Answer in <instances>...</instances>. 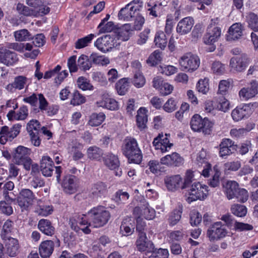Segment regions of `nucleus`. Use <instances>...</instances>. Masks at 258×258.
<instances>
[{"label": "nucleus", "mask_w": 258, "mask_h": 258, "mask_svg": "<svg viewBox=\"0 0 258 258\" xmlns=\"http://www.w3.org/2000/svg\"><path fill=\"white\" fill-rule=\"evenodd\" d=\"M122 154L130 162L140 164L142 160V154L136 139L127 137L124 140L121 146Z\"/></svg>", "instance_id": "1"}, {"label": "nucleus", "mask_w": 258, "mask_h": 258, "mask_svg": "<svg viewBox=\"0 0 258 258\" xmlns=\"http://www.w3.org/2000/svg\"><path fill=\"white\" fill-rule=\"evenodd\" d=\"M89 225L99 228L105 225L108 221L110 214L103 206H98L91 209L88 212Z\"/></svg>", "instance_id": "2"}, {"label": "nucleus", "mask_w": 258, "mask_h": 258, "mask_svg": "<svg viewBox=\"0 0 258 258\" xmlns=\"http://www.w3.org/2000/svg\"><path fill=\"white\" fill-rule=\"evenodd\" d=\"M208 186L200 182H195L187 189L188 196L186 201L188 203H191L197 200H204L209 194Z\"/></svg>", "instance_id": "3"}, {"label": "nucleus", "mask_w": 258, "mask_h": 258, "mask_svg": "<svg viewBox=\"0 0 258 258\" xmlns=\"http://www.w3.org/2000/svg\"><path fill=\"white\" fill-rule=\"evenodd\" d=\"M190 125L193 131L209 135L212 133L214 123L207 117L202 118L199 115L195 114L191 119Z\"/></svg>", "instance_id": "4"}, {"label": "nucleus", "mask_w": 258, "mask_h": 258, "mask_svg": "<svg viewBox=\"0 0 258 258\" xmlns=\"http://www.w3.org/2000/svg\"><path fill=\"white\" fill-rule=\"evenodd\" d=\"M31 149L23 146H19L12 153L13 160L16 165H22L25 169H28L31 159L29 157Z\"/></svg>", "instance_id": "5"}, {"label": "nucleus", "mask_w": 258, "mask_h": 258, "mask_svg": "<svg viewBox=\"0 0 258 258\" xmlns=\"http://www.w3.org/2000/svg\"><path fill=\"white\" fill-rule=\"evenodd\" d=\"M178 62L181 71L192 73L199 68L200 59L198 56L189 52L181 56Z\"/></svg>", "instance_id": "6"}, {"label": "nucleus", "mask_w": 258, "mask_h": 258, "mask_svg": "<svg viewBox=\"0 0 258 258\" xmlns=\"http://www.w3.org/2000/svg\"><path fill=\"white\" fill-rule=\"evenodd\" d=\"M55 168V172L56 175V179L57 181H59L60 177V166L54 167L53 162L51 158L48 156H43L40 162V168L42 174L47 177L51 176Z\"/></svg>", "instance_id": "7"}, {"label": "nucleus", "mask_w": 258, "mask_h": 258, "mask_svg": "<svg viewBox=\"0 0 258 258\" xmlns=\"http://www.w3.org/2000/svg\"><path fill=\"white\" fill-rule=\"evenodd\" d=\"M227 233L228 231L222 222H216L209 228L207 234L210 241H215L224 238Z\"/></svg>", "instance_id": "8"}, {"label": "nucleus", "mask_w": 258, "mask_h": 258, "mask_svg": "<svg viewBox=\"0 0 258 258\" xmlns=\"http://www.w3.org/2000/svg\"><path fill=\"white\" fill-rule=\"evenodd\" d=\"M35 196L33 192L29 189H22L17 198V202L20 207L22 211H27L32 205Z\"/></svg>", "instance_id": "9"}, {"label": "nucleus", "mask_w": 258, "mask_h": 258, "mask_svg": "<svg viewBox=\"0 0 258 258\" xmlns=\"http://www.w3.org/2000/svg\"><path fill=\"white\" fill-rule=\"evenodd\" d=\"M94 45L101 52L106 53L116 46L117 43L114 36L106 35L98 38L94 42Z\"/></svg>", "instance_id": "10"}, {"label": "nucleus", "mask_w": 258, "mask_h": 258, "mask_svg": "<svg viewBox=\"0 0 258 258\" xmlns=\"http://www.w3.org/2000/svg\"><path fill=\"white\" fill-rule=\"evenodd\" d=\"M238 95L242 101H247L258 95V81H251L248 86L242 88Z\"/></svg>", "instance_id": "11"}, {"label": "nucleus", "mask_w": 258, "mask_h": 258, "mask_svg": "<svg viewBox=\"0 0 258 258\" xmlns=\"http://www.w3.org/2000/svg\"><path fill=\"white\" fill-rule=\"evenodd\" d=\"M250 61L247 55L243 53L239 56L232 57L230 59L229 66L232 71L241 72L246 69Z\"/></svg>", "instance_id": "12"}, {"label": "nucleus", "mask_w": 258, "mask_h": 258, "mask_svg": "<svg viewBox=\"0 0 258 258\" xmlns=\"http://www.w3.org/2000/svg\"><path fill=\"white\" fill-rule=\"evenodd\" d=\"M137 2L138 1H133L126 5L124 8H122L118 14L119 19L126 21L132 20L140 10L139 8L132 6L133 4H137Z\"/></svg>", "instance_id": "13"}, {"label": "nucleus", "mask_w": 258, "mask_h": 258, "mask_svg": "<svg viewBox=\"0 0 258 258\" xmlns=\"http://www.w3.org/2000/svg\"><path fill=\"white\" fill-rule=\"evenodd\" d=\"M21 125L16 124L14 125L11 128L7 126H3L1 128L0 134V142L2 144H4L8 140L11 141L15 138L19 134Z\"/></svg>", "instance_id": "14"}, {"label": "nucleus", "mask_w": 258, "mask_h": 258, "mask_svg": "<svg viewBox=\"0 0 258 258\" xmlns=\"http://www.w3.org/2000/svg\"><path fill=\"white\" fill-rule=\"evenodd\" d=\"M221 34V28L211 24L208 26L207 32L203 37L204 43L206 44H214L218 41Z\"/></svg>", "instance_id": "15"}, {"label": "nucleus", "mask_w": 258, "mask_h": 258, "mask_svg": "<svg viewBox=\"0 0 258 258\" xmlns=\"http://www.w3.org/2000/svg\"><path fill=\"white\" fill-rule=\"evenodd\" d=\"M170 135L163 134H159L158 136L154 139L153 145L156 149L160 150L161 152L165 153L168 152L173 146V144L170 143L168 137Z\"/></svg>", "instance_id": "16"}, {"label": "nucleus", "mask_w": 258, "mask_h": 258, "mask_svg": "<svg viewBox=\"0 0 258 258\" xmlns=\"http://www.w3.org/2000/svg\"><path fill=\"white\" fill-rule=\"evenodd\" d=\"M105 165L111 170H114L116 176L120 177L122 175V171L119 168V161L117 156L109 153L103 157Z\"/></svg>", "instance_id": "17"}, {"label": "nucleus", "mask_w": 258, "mask_h": 258, "mask_svg": "<svg viewBox=\"0 0 258 258\" xmlns=\"http://www.w3.org/2000/svg\"><path fill=\"white\" fill-rule=\"evenodd\" d=\"M62 186L67 194H73L76 192L78 186L77 177L72 175H66L63 179Z\"/></svg>", "instance_id": "18"}, {"label": "nucleus", "mask_w": 258, "mask_h": 258, "mask_svg": "<svg viewBox=\"0 0 258 258\" xmlns=\"http://www.w3.org/2000/svg\"><path fill=\"white\" fill-rule=\"evenodd\" d=\"M18 60L17 55L6 48H0V63L7 66H13Z\"/></svg>", "instance_id": "19"}, {"label": "nucleus", "mask_w": 258, "mask_h": 258, "mask_svg": "<svg viewBox=\"0 0 258 258\" xmlns=\"http://www.w3.org/2000/svg\"><path fill=\"white\" fill-rule=\"evenodd\" d=\"M161 163L168 166L178 167L183 164V158L177 152H173L161 158Z\"/></svg>", "instance_id": "20"}, {"label": "nucleus", "mask_w": 258, "mask_h": 258, "mask_svg": "<svg viewBox=\"0 0 258 258\" xmlns=\"http://www.w3.org/2000/svg\"><path fill=\"white\" fill-rule=\"evenodd\" d=\"M194 24V20L192 17L184 18L178 23L176 32L181 35L187 34L191 31Z\"/></svg>", "instance_id": "21"}, {"label": "nucleus", "mask_w": 258, "mask_h": 258, "mask_svg": "<svg viewBox=\"0 0 258 258\" xmlns=\"http://www.w3.org/2000/svg\"><path fill=\"white\" fill-rule=\"evenodd\" d=\"M219 156L225 158L235 150L234 142L230 139H223L219 145Z\"/></svg>", "instance_id": "22"}, {"label": "nucleus", "mask_w": 258, "mask_h": 258, "mask_svg": "<svg viewBox=\"0 0 258 258\" xmlns=\"http://www.w3.org/2000/svg\"><path fill=\"white\" fill-rule=\"evenodd\" d=\"M107 190V186L105 183L97 182L92 185L89 191V196L92 199H98L105 194Z\"/></svg>", "instance_id": "23"}, {"label": "nucleus", "mask_w": 258, "mask_h": 258, "mask_svg": "<svg viewBox=\"0 0 258 258\" xmlns=\"http://www.w3.org/2000/svg\"><path fill=\"white\" fill-rule=\"evenodd\" d=\"M249 115V107L247 104L236 107L231 112V116L234 121H239L248 117Z\"/></svg>", "instance_id": "24"}, {"label": "nucleus", "mask_w": 258, "mask_h": 258, "mask_svg": "<svg viewBox=\"0 0 258 258\" xmlns=\"http://www.w3.org/2000/svg\"><path fill=\"white\" fill-rule=\"evenodd\" d=\"M136 246L140 251H151L153 250L154 246L152 241L148 240L146 233H142L139 235V238L136 241Z\"/></svg>", "instance_id": "25"}, {"label": "nucleus", "mask_w": 258, "mask_h": 258, "mask_svg": "<svg viewBox=\"0 0 258 258\" xmlns=\"http://www.w3.org/2000/svg\"><path fill=\"white\" fill-rule=\"evenodd\" d=\"M243 26L240 23H236L231 25L228 32L227 40H236L240 39L243 35Z\"/></svg>", "instance_id": "26"}, {"label": "nucleus", "mask_w": 258, "mask_h": 258, "mask_svg": "<svg viewBox=\"0 0 258 258\" xmlns=\"http://www.w3.org/2000/svg\"><path fill=\"white\" fill-rule=\"evenodd\" d=\"M28 79L23 76H19L15 78L14 82L8 84L6 89L10 92H14L16 90H21L27 88V85Z\"/></svg>", "instance_id": "27"}, {"label": "nucleus", "mask_w": 258, "mask_h": 258, "mask_svg": "<svg viewBox=\"0 0 258 258\" xmlns=\"http://www.w3.org/2000/svg\"><path fill=\"white\" fill-rule=\"evenodd\" d=\"M54 250V243L51 240H45L41 243L39 247L42 258H49Z\"/></svg>", "instance_id": "28"}, {"label": "nucleus", "mask_w": 258, "mask_h": 258, "mask_svg": "<svg viewBox=\"0 0 258 258\" xmlns=\"http://www.w3.org/2000/svg\"><path fill=\"white\" fill-rule=\"evenodd\" d=\"M28 115V109L26 106H21L19 110L16 112L14 110L10 111L7 114L9 120H24Z\"/></svg>", "instance_id": "29"}, {"label": "nucleus", "mask_w": 258, "mask_h": 258, "mask_svg": "<svg viewBox=\"0 0 258 258\" xmlns=\"http://www.w3.org/2000/svg\"><path fill=\"white\" fill-rule=\"evenodd\" d=\"M135 222L134 220L130 217L125 218L120 226V231L124 236L131 235L134 231Z\"/></svg>", "instance_id": "30"}, {"label": "nucleus", "mask_w": 258, "mask_h": 258, "mask_svg": "<svg viewBox=\"0 0 258 258\" xmlns=\"http://www.w3.org/2000/svg\"><path fill=\"white\" fill-rule=\"evenodd\" d=\"M38 228L44 234L52 236L55 232V228L48 219H42L38 221Z\"/></svg>", "instance_id": "31"}, {"label": "nucleus", "mask_w": 258, "mask_h": 258, "mask_svg": "<svg viewBox=\"0 0 258 258\" xmlns=\"http://www.w3.org/2000/svg\"><path fill=\"white\" fill-rule=\"evenodd\" d=\"M182 178L179 175L166 177L164 179L165 184L170 191H174L178 189L181 184Z\"/></svg>", "instance_id": "32"}, {"label": "nucleus", "mask_w": 258, "mask_h": 258, "mask_svg": "<svg viewBox=\"0 0 258 258\" xmlns=\"http://www.w3.org/2000/svg\"><path fill=\"white\" fill-rule=\"evenodd\" d=\"M224 187L225 188L226 197L229 200L235 198L236 194L239 188L238 183L233 180L227 181Z\"/></svg>", "instance_id": "33"}, {"label": "nucleus", "mask_w": 258, "mask_h": 258, "mask_svg": "<svg viewBox=\"0 0 258 258\" xmlns=\"http://www.w3.org/2000/svg\"><path fill=\"white\" fill-rule=\"evenodd\" d=\"M147 112V110L143 107H141L138 110L136 116L137 125L141 131L147 127L146 123L148 121Z\"/></svg>", "instance_id": "34"}, {"label": "nucleus", "mask_w": 258, "mask_h": 258, "mask_svg": "<svg viewBox=\"0 0 258 258\" xmlns=\"http://www.w3.org/2000/svg\"><path fill=\"white\" fill-rule=\"evenodd\" d=\"M97 105L111 110L118 109V105L117 102L114 99L103 97L102 99L97 101Z\"/></svg>", "instance_id": "35"}, {"label": "nucleus", "mask_w": 258, "mask_h": 258, "mask_svg": "<svg viewBox=\"0 0 258 258\" xmlns=\"http://www.w3.org/2000/svg\"><path fill=\"white\" fill-rule=\"evenodd\" d=\"M133 28L131 24H125L117 30V39L122 41H127L129 39Z\"/></svg>", "instance_id": "36"}, {"label": "nucleus", "mask_w": 258, "mask_h": 258, "mask_svg": "<svg viewBox=\"0 0 258 258\" xmlns=\"http://www.w3.org/2000/svg\"><path fill=\"white\" fill-rule=\"evenodd\" d=\"M103 155L102 150L96 146H91L87 150L88 158L92 160H100Z\"/></svg>", "instance_id": "37"}, {"label": "nucleus", "mask_w": 258, "mask_h": 258, "mask_svg": "<svg viewBox=\"0 0 258 258\" xmlns=\"http://www.w3.org/2000/svg\"><path fill=\"white\" fill-rule=\"evenodd\" d=\"M53 210V207L51 206L44 205L41 200H39L35 212L39 215L47 216L51 214Z\"/></svg>", "instance_id": "38"}, {"label": "nucleus", "mask_w": 258, "mask_h": 258, "mask_svg": "<svg viewBox=\"0 0 258 258\" xmlns=\"http://www.w3.org/2000/svg\"><path fill=\"white\" fill-rule=\"evenodd\" d=\"M254 127V124H250L249 127L247 125L246 128H232L230 131V135L233 139L240 138L245 136Z\"/></svg>", "instance_id": "39"}, {"label": "nucleus", "mask_w": 258, "mask_h": 258, "mask_svg": "<svg viewBox=\"0 0 258 258\" xmlns=\"http://www.w3.org/2000/svg\"><path fill=\"white\" fill-rule=\"evenodd\" d=\"M182 213V206L179 205L174 209L169 216V224L171 226H174L180 221Z\"/></svg>", "instance_id": "40"}, {"label": "nucleus", "mask_w": 258, "mask_h": 258, "mask_svg": "<svg viewBox=\"0 0 258 258\" xmlns=\"http://www.w3.org/2000/svg\"><path fill=\"white\" fill-rule=\"evenodd\" d=\"M7 252L10 256H15L18 250L19 243L17 239L13 238L9 239L6 244Z\"/></svg>", "instance_id": "41"}, {"label": "nucleus", "mask_w": 258, "mask_h": 258, "mask_svg": "<svg viewBox=\"0 0 258 258\" xmlns=\"http://www.w3.org/2000/svg\"><path fill=\"white\" fill-rule=\"evenodd\" d=\"M90 58L94 64L102 66H106L110 63L108 57L104 55H100L96 53L91 54Z\"/></svg>", "instance_id": "42"}, {"label": "nucleus", "mask_w": 258, "mask_h": 258, "mask_svg": "<svg viewBox=\"0 0 258 258\" xmlns=\"http://www.w3.org/2000/svg\"><path fill=\"white\" fill-rule=\"evenodd\" d=\"M129 87V83L127 78L120 79L115 84V89L120 95H124L127 91Z\"/></svg>", "instance_id": "43"}, {"label": "nucleus", "mask_w": 258, "mask_h": 258, "mask_svg": "<svg viewBox=\"0 0 258 258\" xmlns=\"http://www.w3.org/2000/svg\"><path fill=\"white\" fill-rule=\"evenodd\" d=\"M90 59L88 56L82 54L78 59V67L84 71L89 70L92 67Z\"/></svg>", "instance_id": "44"}, {"label": "nucleus", "mask_w": 258, "mask_h": 258, "mask_svg": "<svg viewBox=\"0 0 258 258\" xmlns=\"http://www.w3.org/2000/svg\"><path fill=\"white\" fill-rule=\"evenodd\" d=\"M105 118V114L102 112L93 113L89 121V124L92 126H97L100 125Z\"/></svg>", "instance_id": "45"}, {"label": "nucleus", "mask_w": 258, "mask_h": 258, "mask_svg": "<svg viewBox=\"0 0 258 258\" xmlns=\"http://www.w3.org/2000/svg\"><path fill=\"white\" fill-rule=\"evenodd\" d=\"M77 83L78 87L83 91H92L94 89V86L90 83V81L84 77H79L77 81Z\"/></svg>", "instance_id": "46"}, {"label": "nucleus", "mask_w": 258, "mask_h": 258, "mask_svg": "<svg viewBox=\"0 0 258 258\" xmlns=\"http://www.w3.org/2000/svg\"><path fill=\"white\" fill-rule=\"evenodd\" d=\"M95 37L93 34H90L83 38L79 39L75 43V47L77 49H81L87 46Z\"/></svg>", "instance_id": "47"}, {"label": "nucleus", "mask_w": 258, "mask_h": 258, "mask_svg": "<svg viewBox=\"0 0 258 258\" xmlns=\"http://www.w3.org/2000/svg\"><path fill=\"white\" fill-rule=\"evenodd\" d=\"M154 42L156 45L161 49H164L167 44V39L163 32H158L155 35Z\"/></svg>", "instance_id": "48"}, {"label": "nucleus", "mask_w": 258, "mask_h": 258, "mask_svg": "<svg viewBox=\"0 0 258 258\" xmlns=\"http://www.w3.org/2000/svg\"><path fill=\"white\" fill-rule=\"evenodd\" d=\"M16 41H25L29 40L31 38V35L25 29L16 31L14 33Z\"/></svg>", "instance_id": "49"}, {"label": "nucleus", "mask_w": 258, "mask_h": 258, "mask_svg": "<svg viewBox=\"0 0 258 258\" xmlns=\"http://www.w3.org/2000/svg\"><path fill=\"white\" fill-rule=\"evenodd\" d=\"M231 211L234 215L242 217L246 215L247 209L244 205L240 204H233L231 207Z\"/></svg>", "instance_id": "50"}, {"label": "nucleus", "mask_w": 258, "mask_h": 258, "mask_svg": "<svg viewBox=\"0 0 258 258\" xmlns=\"http://www.w3.org/2000/svg\"><path fill=\"white\" fill-rule=\"evenodd\" d=\"M248 27L253 31H258V16L253 13H249L246 16Z\"/></svg>", "instance_id": "51"}, {"label": "nucleus", "mask_w": 258, "mask_h": 258, "mask_svg": "<svg viewBox=\"0 0 258 258\" xmlns=\"http://www.w3.org/2000/svg\"><path fill=\"white\" fill-rule=\"evenodd\" d=\"M69 224L71 228L77 232H79L80 230L85 234H89L91 232V230L87 227H80L79 226L77 216L71 218Z\"/></svg>", "instance_id": "52"}, {"label": "nucleus", "mask_w": 258, "mask_h": 258, "mask_svg": "<svg viewBox=\"0 0 258 258\" xmlns=\"http://www.w3.org/2000/svg\"><path fill=\"white\" fill-rule=\"evenodd\" d=\"M163 163L156 160H152L149 162V169L150 171L155 174H159L161 172L164 170Z\"/></svg>", "instance_id": "53"}, {"label": "nucleus", "mask_w": 258, "mask_h": 258, "mask_svg": "<svg viewBox=\"0 0 258 258\" xmlns=\"http://www.w3.org/2000/svg\"><path fill=\"white\" fill-rule=\"evenodd\" d=\"M16 9L18 13L26 16H36L35 10L29 8L22 4L18 3Z\"/></svg>", "instance_id": "54"}, {"label": "nucleus", "mask_w": 258, "mask_h": 258, "mask_svg": "<svg viewBox=\"0 0 258 258\" xmlns=\"http://www.w3.org/2000/svg\"><path fill=\"white\" fill-rule=\"evenodd\" d=\"M162 59L161 53L159 50L154 51L147 60V63L151 66L157 64Z\"/></svg>", "instance_id": "55"}, {"label": "nucleus", "mask_w": 258, "mask_h": 258, "mask_svg": "<svg viewBox=\"0 0 258 258\" xmlns=\"http://www.w3.org/2000/svg\"><path fill=\"white\" fill-rule=\"evenodd\" d=\"M197 161L199 166H200L201 164V165H202L203 164H204L202 175L205 177H208L210 174V171L211 170V165L206 161L204 157H201V154L197 157Z\"/></svg>", "instance_id": "56"}, {"label": "nucleus", "mask_w": 258, "mask_h": 258, "mask_svg": "<svg viewBox=\"0 0 258 258\" xmlns=\"http://www.w3.org/2000/svg\"><path fill=\"white\" fill-rule=\"evenodd\" d=\"M130 195L123 190H119L115 194L114 200L118 204H125L129 199Z\"/></svg>", "instance_id": "57"}, {"label": "nucleus", "mask_w": 258, "mask_h": 258, "mask_svg": "<svg viewBox=\"0 0 258 258\" xmlns=\"http://www.w3.org/2000/svg\"><path fill=\"white\" fill-rule=\"evenodd\" d=\"M214 174L212 176V178L210 179L208 181L209 185L212 187H216L220 184V176L221 173L217 166L214 167Z\"/></svg>", "instance_id": "58"}, {"label": "nucleus", "mask_w": 258, "mask_h": 258, "mask_svg": "<svg viewBox=\"0 0 258 258\" xmlns=\"http://www.w3.org/2000/svg\"><path fill=\"white\" fill-rule=\"evenodd\" d=\"M143 216L147 220H152L155 217V211L146 203L143 206Z\"/></svg>", "instance_id": "59"}, {"label": "nucleus", "mask_w": 258, "mask_h": 258, "mask_svg": "<svg viewBox=\"0 0 258 258\" xmlns=\"http://www.w3.org/2000/svg\"><path fill=\"white\" fill-rule=\"evenodd\" d=\"M92 78L94 81L99 83L101 86H106L108 84L107 78L102 72H93L92 74Z\"/></svg>", "instance_id": "60"}, {"label": "nucleus", "mask_w": 258, "mask_h": 258, "mask_svg": "<svg viewBox=\"0 0 258 258\" xmlns=\"http://www.w3.org/2000/svg\"><path fill=\"white\" fill-rule=\"evenodd\" d=\"M41 125L37 120L32 119L28 122L27 125V130L29 133L38 134L40 130Z\"/></svg>", "instance_id": "61"}, {"label": "nucleus", "mask_w": 258, "mask_h": 258, "mask_svg": "<svg viewBox=\"0 0 258 258\" xmlns=\"http://www.w3.org/2000/svg\"><path fill=\"white\" fill-rule=\"evenodd\" d=\"M196 88L198 92L206 94L209 89L208 80L206 78L200 80L197 84Z\"/></svg>", "instance_id": "62"}, {"label": "nucleus", "mask_w": 258, "mask_h": 258, "mask_svg": "<svg viewBox=\"0 0 258 258\" xmlns=\"http://www.w3.org/2000/svg\"><path fill=\"white\" fill-rule=\"evenodd\" d=\"M159 71L162 74L166 76H170L177 72V68L173 66L164 65L160 66Z\"/></svg>", "instance_id": "63"}, {"label": "nucleus", "mask_w": 258, "mask_h": 258, "mask_svg": "<svg viewBox=\"0 0 258 258\" xmlns=\"http://www.w3.org/2000/svg\"><path fill=\"white\" fill-rule=\"evenodd\" d=\"M168 256L169 252L167 249L159 248L153 251L149 258H168Z\"/></svg>", "instance_id": "64"}]
</instances>
